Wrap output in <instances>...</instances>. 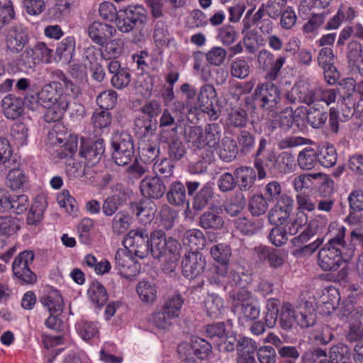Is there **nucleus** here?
Masks as SVG:
<instances>
[{
  "mask_svg": "<svg viewBox=\"0 0 363 363\" xmlns=\"http://www.w3.org/2000/svg\"><path fill=\"white\" fill-rule=\"evenodd\" d=\"M125 247L129 248L131 253L143 259L149 253L155 259L170 254L177 255L180 244L172 237H167L161 230H155L150 233L145 228H137L128 232L123 240Z\"/></svg>",
  "mask_w": 363,
  "mask_h": 363,
  "instance_id": "1",
  "label": "nucleus"
},
{
  "mask_svg": "<svg viewBox=\"0 0 363 363\" xmlns=\"http://www.w3.org/2000/svg\"><path fill=\"white\" fill-rule=\"evenodd\" d=\"M345 228L341 227L337 233L330 238L318 255V264L323 271H335L342 262L345 244Z\"/></svg>",
  "mask_w": 363,
  "mask_h": 363,
  "instance_id": "2",
  "label": "nucleus"
},
{
  "mask_svg": "<svg viewBox=\"0 0 363 363\" xmlns=\"http://www.w3.org/2000/svg\"><path fill=\"white\" fill-rule=\"evenodd\" d=\"M253 99L259 108L273 116L279 109L281 97L277 85L272 82H266L257 84L254 91Z\"/></svg>",
  "mask_w": 363,
  "mask_h": 363,
  "instance_id": "3",
  "label": "nucleus"
},
{
  "mask_svg": "<svg viewBox=\"0 0 363 363\" xmlns=\"http://www.w3.org/2000/svg\"><path fill=\"white\" fill-rule=\"evenodd\" d=\"M147 21V12L141 6H130L120 10L116 17V26L123 33L133 29L140 30Z\"/></svg>",
  "mask_w": 363,
  "mask_h": 363,
  "instance_id": "4",
  "label": "nucleus"
},
{
  "mask_svg": "<svg viewBox=\"0 0 363 363\" xmlns=\"http://www.w3.org/2000/svg\"><path fill=\"white\" fill-rule=\"evenodd\" d=\"M5 48L8 52L16 55L21 52L29 43V34L22 25H14L4 32Z\"/></svg>",
  "mask_w": 363,
  "mask_h": 363,
  "instance_id": "5",
  "label": "nucleus"
},
{
  "mask_svg": "<svg viewBox=\"0 0 363 363\" xmlns=\"http://www.w3.org/2000/svg\"><path fill=\"white\" fill-rule=\"evenodd\" d=\"M71 96L63 94L62 85L60 82H50L44 84L40 90V106L50 108L61 103L63 107L70 104Z\"/></svg>",
  "mask_w": 363,
  "mask_h": 363,
  "instance_id": "6",
  "label": "nucleus"
},
{
  "mask_svg": "<svg viewBox=\"0 0 363 363\" xmlns=\"http://www.w3.org/2000/svg\"><path fill=\"white\" fill-rule=\"evenodd\" d=\"M206 266V257L200 252L189 251L182 257V274L187 279H191L201 274Z\"/></svg>",
  "mask_w": 363,
  "mask_h": 363,
  "instance_id": "7",
  "label": "nucleus"
},
{
  "mask_svg": "<svg viewBox=\"0 0 363 363\" xmlns=\"http://www.w3.org/2000/svg\"><path fill=\"white\" fill-rule=\"evenodd\" d=\"M315 90L303 82L295 84L285 94L286 100L291 104H305L310 107L317 102Z\"/></svg>",
  "mask_w": 363,
  "mask_h": 363,
  "instance_id": "8",
  "label": "nucleus"
},
{
  "mask_svg": "<svg viewBox=\"0 0 363 363\" xmlns=\"http://www.w3.org/2000/svg\"><path fill=\"white\" fill-rule=\"evenodd\" d=\"M140 191L142 196L150 199H160L167 191L164 179L158 176H147L140 183Z\"/></svg>",
  "mask_w": 363,
  "mask_h": 363,
  "instance_id": "9",
  "label": "nucleus"
},
{
  "mask_svg": "<svg viewBox=\"0 0 363 363\" xmlns=\"http://www.w3.org/2000/svg\"><path fill=\"white\" fill-rule=\"evenodd\" d=\"M177 125L171 130H162L160 133V142L168 143V154L171 160L179 161L186 153V147L177 135Z\"/></svg>",
  "mask_w": 363,
  "mask_h": 363,
  "instance_id": "10",
  "label": "nucleus"
},
{
  "mask_svg": "<svg viewBox=\"0 0 363 363\" xmlns=\"http://www.w3.org/2000/svg\"><path fill=\"white\" fill-rule=\"evenodd\" d=\"M105 152V143L103 139L94 142H82L79 155L85 160V165L93 167L99 163Z\"/></svg>",
  "mask_w": 363,
  "mask_h": 363,
  "instance_id": "11",
  "label": "nucleus"
},
{
  "mask_svg": "<svg viewBox=\"0 0 363 363\" xmlns=\"http://www.w3.org/2000/svg\"><path fill=\"white\" fill-rule=\"evenodd\" d=\"M257 261L262 264H268L272 268L281 267L284 262L285 252L265 246L257 247L254 249Z\"/></svg>",
  "mask_w": 363,
  "mask_h": 363,
  "instance_id": "12",
  "label": "nucleus"
},
{
  "mask_svg": "<svg viewBox=\"0 0 363 363\" xmlns=\"http://www.w3.org/2000/svg\"><path fill=\"white\" fill-rule=\"evenodd\" d=\"M115 267L119 274L127 279H131L139 272L137 262L123 250H117L115 256Z\"/></svg>",
  "mask_w": 363,
  "mask_h": 363,
  "instance_id": "13",
  "label": "nucleus"
},
{
  "mask_svg": "<svg viewBox=\"0 0 363 363\" xmlns=\"http://www.w3.org/2000/svg\"><path fill=\"white\" fill-rule=\"evenodd\" d=\"M130 208L144 225L150 223L154 219L157 211L155 203L148 199H143L140 202H131Z\"/></svg>",
  "mask_w": 363,
  "mask_h": 363,
  "instance_id": "14",
  "label": "nucleus"
},
{
  "mask_svg": "<svg viewBox=\"0 0 363 363\" xmlns=\"http://www.w3.org/2000/svg\"><path fill=\"white\" fill-rule=\"evenodd\" d=\"M154 41L159 48H169L172 51L176 50L177 43L174 38L171 35L167 25L164 21L160 20L155 23L154 33Z\"/></svg>",
  "mask_w": 363,
  "mask_h": 363,
  "instance_id": "15",
  "label": "nucleus"
},
{
  "mask_svg": "<svg viewBox=\"0 0 363 363\" xmlns=\"http://www.w3.org/2000/svg\"><path fill=\"white\" fill-rule=\"evenodd\" d=\"M89 38L96 44L104 45L116 33L113 26L95 21L87 29Z\"/></svg>",
  "mask_w": 363,
  "mask_h": 363,
  "instance_id": "16",
  "label": "nucleus"
},
{
  "mask_svg": "<svg viewBox=\"0 0 363 363\" xmlns=\"http://www.w3.org/2000/svg\"><path fill=\"white\" fill-rule=\"evenodd\" d=\"M1 107L5 117L11 120L18 118L24 112L23 99L13 94H9L3 99Z\"/></svg>",
  "mask_w": 363,
  "mask_h": 363,
  "instance_id": "17",
  "label": "nucleus"
},
{
  "mask_svg": "<svg viewBox=\"0 0 363 363\" xmlns=\"http://www.w3.org/2000/svg\"><path fill=\"white\" fill-rule=\"evenodd\" d=\"M128 194L129 190L121 186L119 194L109 196L104 201L101 206L103 213L108 217L115 216L125 202V195Z\"/></svg>",
  "mask_w": 363,
  "mask_h": 363,
  "instance_id": "18",
  "label": "nucleus"
},
{
  "mask_svg": "<svg viewBox=\"0 0 363 363\" xmlns=\"http://www.w3.org/2000/svg\"><path fill=\"white\" fill-rule=\"evenodd\" d=\"M204 133L203 149L207 147L211 150V154L206 155V161L211 162L213 157V151L217 149L220 140L222 127L216 123L208 124L205 127Z\"/></svg>",
  "mask_w": 363,
  "mask_h": 363,
  "instance_id": "19",
  "label": "nucleus"
},
{
  "mask_svg": "<svg viewBox=\"0 0 363 363\" xmlns=\"http://www.w3.org/2000/svg\"><path fill=\"white\" fill-rule=\"evenodd\" d=\"M228 279L235 285L245 286L252 281V271L247 264L238 262L231 266Z\"/></svg>",
  "mask_w": 363,
  "mask_h": 363,
  "instance_id": "20",
  "label": "nucleus"
},
{
  "mask_svg": "<svg viewBox=\"0 0 363 363\" xmlns=\"http://www.w3.org/2000/svg\"><path fill=\"white\" fill-rule=\"evenodd\" d=\"M277 152L269 150L261 157L254 159V167L257 172L258 178L262 179L266 177L265 169L272 172H276Z\"/></svg>",
  "mask_w": 363,
  "mask_h": 363,
  "instance_id": "21",
  "label": "nucleus"
},
{
  "mask_svg": "<svg viewBox=\"0 0 363 363\" xmlns=\"http://www.w3.org/2000/svg\"><path fill=\"white\" fill-rule=\"evenodd\" d=\"M215 150H217L220 159L225 162L234 160L239 152L235 140L229 136L223 138Z\"/></svg>",
  "mask_w": 363,
  "mask_h": 363,
  "instance_id": "22",
  "label": "nucleus"
},
{
  "mask_svg": "<svg viewBox=\"0 0 363 363\" xmlns=\"http://www.w3.org/2000/svg\"><path fill=\"white\" fill-rule=\"evenodd\" d=\"M297 325L302 328L313 326L316 323V311L313 305L304 302L303 306L297 307Z\"/></svg>",
  "mask_w": 363,
  "mask_h": 363,
  "instance_id": "23",
  "label": "nucleus"
},
{
  "mask_svg": "<svg viewBox=\"0 0 363 363\" xmlns=\"http://www.w3.org/2000/svg\"><path fill=\"white\" fill-rule=\"evenodd\" d=\"M279 326L284 330H292L297 325V311L289 302H284L281 306L279 315Z\"/></svg>",
  "mask_w": 363,
  "mask_h": 363,
  "instance_id": "24",
  "label": "nucleus"
},
{
  "mask_svg": "<svg viewBox=\"0 0 363 363\" xmlns=\"http://www.w3.org/2000/svg\"><path fill=\"white\" fill-rule=\"evenodd\" d=\"M167 201L174 206L189 204L185 186L180 182H172L166 191Z\"/></svg>",
  "mask_w": 363,
  "mask_h": 363,
  "instance_id": "25",
  "label": "nucleus"
},
{
  "mask_svg": "<svg viewBox=\"0 0 363 363\" xmlns=\"http://www.w3.org/2000/svg\"><path fill=\"white\" fill-rule=\"evenodd\" d=\"M236 182L241 191H248L254 184L256 173L252 167H240L234 172Z\"/></svg>",
  "mask_w": 363,
  "mask_h": 363,
  "instance_id": "26",
  "label": "nucleus"
},
{
  "mask_svg": "<svg viewBox=\"0 0 363 363\" xmlns=\"http://www.w3.org/2000/svg\"><path fill=\"white\" fill-rule=\"evenodd\" d=\"M39 301L47 308L50 314H60L63 309V300L59 291L52 290L42 296Z\"/></svg>",
  "mask_w": 363,
  "mask_h": 363,
  "instance_id": "27",
  "label": "nucleus"
},
{
  "mask_svg": "<svg viewBox=\"0 0 363 363\" xmlns=\"http://www.w3.org/2000/svg\"><path fill=\"white\" fill-rule=\"evenodd\" d=\"M307 121L315 128H321L326 122L328 115L320 104L315 102L307 110Z\"/></svg>",
  "mask_w": 363,
  "mask_h": 363,
  "instance_id": "28",
  "label": "nucleus"
},
{
  "mask_svg": "<svg viewBox=\"0 0 363 363\" xmlns=\"http://www.w3.org/2000/svg\"><path fill=\"white\" fill-rule=\"evenodd\" d=\"M160 145L157 142L147 140L140 145L139 157L143 163L150 164L159 156Z\"/></svg>",
  "mask_w": 363,
  "mask_h": 363,
  "instance_id": "29",
  "label": "nucleus"
},
{
  "mask_svg": "<svg viewBox=\"0 0 363 363\" xmlns=\"http://www.w3.org/2000/svg\"><path fill=\"white\" fill-rule=\"evenodd\" d=\"M182 242L184 245L190 247V251L199 252L205 246L206 238L201 230L191 229L184 233Z\"/></svg>",
  "mask_w": 363,
  "mask_h": 363,
  "instance_id": "30",
  "label": "nucleus"
},
{
  "mask_svg": "<svg viewBox=\"0 0 363 363\" xmlns=\"http://www.w3.org/2000/svg\"><path fill=\"white\" fill-rule=\"evenodd\" d=\"M317 150L306 147L299 152L297 157V163L301 169L311 170L318 163Z\"/></svg>",
  "mask_w": 363,
  "mask_h": 363,
  "instance_id": "31",
  "label": "nucleus"
},
{
  "mask_svg": "<svg viewBox=\"0 0 363 363\" xmlns=\"http://www.w3.org/2000/svg\"><path fill=\"white\" fill-rule=\"evenodd\" d=\"M246 199L242 192H236L231 195L224 204L225 212L230 216L235 217L245 208Z\"/></svg>",
  "mask_w": 363,
  "mask_h": 363,
  "instance_id": "32",
  "label": "nucleus"
},
{
  "mask_svg": "<svg viewBox=\"0 0 363 363\" xmlns=\"http://www.w3.org/2000/svg\"><path fill=\"white\" fill-rule=\"evenodd\" d=\"M173 319L174 318L172 315L161 309L152 313L150 315L148 320L157 330L166 332L172 328Z\"/></svg>",
  "mask_w": 363,
  "mask_h": 363,
  "instance_id": "33",
  "label": "nucleus"
},
{
  "mask_svg": "<svg viewBox=\"0 0 363 363\" xmlns=\"http://www.w3.org/2000/svg\"><path fill=\"white\" fill-rule=\"evenodd\" d=\"M234 307L239 308V320H255L260 313V307L257 301L252 300L245 303H234Z\"/></svg>",
  "mask_w": 363,
  "mask_h": 363,
  "instance_id": "34",
  "label": "nucleus"
},
{
  "mask_svg": "<svg viewBox=\"0 0 363 363\" xmlns=\"http://www.w3.org/2000/svg\"><path fill=\"white\" fill-rule=\"evenodd\" d=\"M132 218L125 211H118L111 221V228L113 234L121 235L125 234L129 229Z\"/></svg>",
  "mask_w": 363,
  "mask_h": 363,
  "instance_id": "35",
  "label": "nucleus"
},
{
  "mask_svg": "<svg viewBox=\"0 0 363 363\" xmlns=\"http://www.w3.org/2000/svg\"><path fill=\"white\" fill-rule=\"evenodd\" d=\"M317 150L318 163L323 167L329 168L333 167L337 159L336 149L333 145L327 144L319 147Z\"/></svg>",
  "mask_w": 363,
  "mask_h": 363,
  "instance_id": "36",
  "label": "nucleus"
},
{
  "mask_svg": "<svg viewBox=\"0 0 363 363\" xmlns=\"http://www.w3.org/2000/svg\"><path fill=\"white\" fill-rule=\"evenodd\" d=\"M296 167L295 157L289 151L277 153L276 172L286 174L292 172Z\"/></svg>",
  "mask_w": 363,
  "mask_h": 363,
  "instance_id": "37",
  "label": "nucleus"
},
{
  "mask_svg": "<svg viewBox=\"0 0 363 363\" xmlns=\"http://www.w3.org/2000/svg\"><path fill=\"white\" fill-rule=\"evenodd\" d=\"M87 294L91 302L98 307L104 306L108 301L106 290L99 281H93L91 283Z\"/></svg>",
  "mask_w": 363,
  "mask_h": 363,
  "instance_id": "38",
  "label": "nucleus"
},
{
  "mask_svg": "<svg viewBox=\"0 0 363 363\" xmlns=\"http://www.w3.org/2000/svg\"><path fill=\"white\" fill-rule=\"evenodd\" d=\"M224 223L221 216L208 211L199 218V226L203 229L219 230L223 227Z\"/></svg>",
  "mask_w": 363,
  "mask_h": 363,
  "instance_id": "39",
  "label": "nucleus"
},
{
  "mask_svg": "<svg viewBox=\"0 0 363 363\" xmlns=\"http://www.w3.org/2000/svg\"><path fill=\"white\" fill-rule=\"evenodd\" d=\"M238 151L243 155L252 152L255 145V137L250 132L242 130L236 136Z\"/></svg>",
  "mask_w": 363,
  "mask_h": 363,
  "instance_id": "40",
  "label": "nucleus"
},
{
  "mask_svg": "<svg viewBox=\"0 0 363 363\" xmlns=\"http://www.w3.org/2000/svg\"><path fill=\"white\" fill-rule=\"evenodd\" d=\"M210 254L217 263L229 264L232 257V250L230 245L225 243H219L211 247Z\"/></svg>",
  "mask_w": 363,
  "mask_h": 363,
  "instance_id": "41",
  "label": "nucleus"
},
{
  "mask_svg": "<svg viewBox=\"0 0 363 363\" xmlns=\"http://www.w3.org/2000/svg\"><path fill=\"white\" fill-rule=\"evenodd\" d=\"M21 229L20 220L11 216H0V235L10 237Z\"/></svg>",
  "mask_w": 363,
  "mask_h": 363,
  "instance_id": "42",
  "label": "nucleus"
},
{
  "mask_svg": "<svg viewBox=\"0 0 363 363\" xmlns=\"http://www.w3.org/2000/svg\"><path fill=\"white\" fill-rule=\"evenodd\" d=\"M136 133L140 137L147 138L155 134L157 128L156 119L138 118L135 121Z\"/></svg>",
  "mask_w": 363,
  "mask_h": 363,
  "instance_id": "43",
  "label": "nucleus"
},
{
  "mask_svg": "<svg viewBox=\"0 0 363 363\" xmlns=\"http://www.w3.org/2000/svg\"><path fill=\"white\" fill-rule=\"evenodd\" d=\"M213 196V187L211 184H206L196 194L193 202V208L196 211L203 210L212 200Z\"/></svg>",
  "mask_w": 363,
  "mask_h": 363,
  "instance_id": "44",
  "label": "nucleus"
},
{
  "mask_svg": "<svg viewBox=\"0 0 363 363\" xmlns=\"http://www.w3.org/2000/svg\"><path fill=\"white\" fill-rule=\"evenodd\" d=\"M204 307L207 315L211 318H216L220 314L223 307V298L217 294L208 295L204 301Z\"/></svg>",
  "mask_w": 363,
  "mask_h": 363,
  "instance_id": "45",
  "label": "nucleus"
},
{
  "mask_svg": "<svg viewBox=\"0 0 363 363\" xmlns=\"http://www.w3.org/2000/svg\"><path fill=\"white\" fill-rule=\"evenodd\" d=\"M111 146L113 150H135L132 136L125 132L116 133L113 137Z\"/></svg>",
  "mask_w": 363,
  "mask_h": 363,
  "instance_id": "46",
  "label": "nucleus"
},
{
  "mask_svg": "<svg viewBox=\"0 0 363 363\" xmlns=\"http://www.w3.org/2000/svg\"><path fill=\"white\" fill-rule=\"evenodd\" d=\"M184 303V298L179 294L169 296L162 306V309L172 315L174 318L179 317Z\"/></svg>",
  "mask_w": 363,
  "mask_h": 363,
  "instance_id": "47",
  "label": "nucleus"
},
{
  "mask_svg": "<svg viewBox=\"0 0 363 363\" xmlns=\"http://www.w3.org/2000/svg\"><path fill=\"white\" fill-rule=\"evenodd\" d=\"M136 291L140 298L144 303H152L156 299L157 289L155 286L148 281H140Z\"/></svg>",
  "mask_w": 363,
  "mask_h": 363,
  "instance_id": "48",
  "label": "nucleus"
},
{
  "mask_svg": "<svg viewBox=\"0 0 363 363\" xmlns=\"http://www.w3.org/2000/svg\"><path fill=\"white\" fill-rule=\"evenodd\" d=\"M75 49V40L74 37H67L63 39L56 48V54L60 60L70 62Z\"/></svg>",
  "mask_w": 363,
  "mask_h": 363,
  "instance_id": "49",
  "label": "nucleus"
},
{
  "mask_svg": "<svg viewBox=\"0 0 363 363\" xmlns=\"http://www.w3.org/2000/svg\"><path fill=\"white\" fill-rule=\"evenodd\" d=\"M328 356L334 363L347 362L350 360L351 350L347 345L338 343L330 348Z\"/></svg>",
  "mask_w": 363,
  "mask_h": 363,
  "instance_id": "50",
  "label": "nucleus"
},
{
  "mask_svg": "<svg viewBox=\"0 0 363 363\" xmlns=\"http://www.w3.org/2000/svg\"><path fill=\"white\" fill-rule=\"evenodd\" d=\"M184 138L187 143H192L196 149H203V131L200 126H191L185 130Z\"/></svg>",
  "mask_w": 363,
  "mask_h": 363,
  "instance_id": "51",
  "label": "nucleus"
},
{
  "mask_svg": "<svg viewBox=\"0 0 363 363\" xmlns=\"http://www.w3.org/2000/svg\"><path fill=\"white\" fill-rule=\"evenodd\" d=\"M45 209V205L39 201H34L28 211L26 223L28 225H38L43 217L44 211Z\"/></svg>",
  "mask_w": 363,
  "mask_h": 363,
  "instance_id": "52",
  "label": "nucleus"
},
{
  "mask_svg": "<svg viewBox=\"0 0 363 363\" xmlns=\"http://www.w3.org/2000/svg\"><path fill=\"white\" fill-rule=\"evenodd\" d=\"M230 72L233 77L243 79L250 74V67L245 60L236 58L230 63Z\"/></svg>",
  "mask_w": 363,
  "mask_h": 363,
  "instance_id": "53",
  "label": "nucleus"
},
{
  "mask_svg": "<svg viewBox=\"0 0 363 363\" xmlns=\"http://www.w3.org/2000/svg\"><path fill=\"white\" fill-rule=\"evenodd\" d=\"M191 348L194 354L201 359H206L212 350L211 345L199 337H194L191 340Z\"/></svg>",
  "mask_w": 363,
  "mask_h": 363,
  "instance_id": "54",
  "label": "nucleus"
},
{
  "mask_svg": "<svg viewBox=\"0 0 363 363\" xmlns=\"http://www.w3.org/2000/svg\"><path fill=\"white\" fill-rule=\"evenodd\" d=\"M308 220L307 214L301 210H297L296 214L289 219L286 225L288 228L289 234L291 235H296L302 227L307 224Z\"/></svg>",
  "mask_w": 363,
  "mask_h": 363,
  "instance_id": "55",
  "label": "nucleus"
},
{
  "mask_svg": "<svg viewBox=\"0 0 363 363\" xmlns=\"http://www.w3.org/2000/svg\"><path fill=\"white\" fill-rule=\"evenodd\" d=\"M291 213L289 211L274 206L269 212V221L276 226L286 225L289 221Z\"/></svg>",
  "mask_w": 363,
  "mask_h": 363,
  "instance_id": "56",
  "label": "nucleus"
},
{
  "mask_svg": "<svg viewBox=\"0 0 363 363\" xmlns=\"http://www.w3.org/2000/svg\"><path fill=\"white\" fill-rule=\"evenodd\" d=\"M238 37V33L230 25H225L218 30L217 39L225 46L233 44Z\"/></svg>",
  "mask_w": 363,
  "mask_h": 363,
  "instance_id": "57",
  "label": "nucleus"
},
{
  "mask_svg": "<svg viewBox=\"0 0 363 363\" xmlns=\"http://www.w3.org/2000/svg\"><path fill=\"white\" fill-rule=\"evenodd\" d=\"M79 335L84 340H89L99 335V328L93 322L82 320L76 325Z\"/></svg>",
  "mask_w": 363,
  "mask_h": 363,
  "instance_id": "58",
  "label": "nucleus"
},
{
  "mask_svg": "<svg viewBox=\"0 0 363 363\" xmlns=\"http://www.w3.org/2000/svg\"><path fill=\"white\" fill-rule=\"evenodd\" d=\"M247 114L242 108H233L229 112L227 123L229 126L243 128L247 125Z\"/></svg>",
  "mask_w": 363,
  "mask_h": 363,
  "instance_id": "59",
  "label": "nucleus"
},
{
  "mask_svg": "<svg viewBox=\"0 0 363 363\" xmlns=\"http://www.w3.org/2000/svg\"><path fill=\"white\" fill-rule=\"evenodd\" d=\"M248 208L252 216H259L266 213L268 203L262 195H254L249 201Z\"/></svg>",
  "mask_w": 363,
  "mask_h": 363,
  "instance_id": "60",
  "label": "nucleus"
},
{
  "mask_svg": "<svg viewBox=\"0 0 363 363\" xmlns=\"http://www.w3.org/2000/svg\"><path fill=\"white\" fill-rule=\"evenodd\" d=\"M26 182L25 174L19 168L11 169L7 175V184L13 190L22 189Z\"/></svg>",
  "mask_w": 363,
  "mask_h": 363,
  "instance_id": "61",
  "label": "nucleus"
},
{
  "mask_svg": "<svg viewBox=\"0 0 363 363\" xmlns=\"http://www.w3.org/2000/svg\"><path fill=\"white\" fill-rule=\"evenodd\" d=\"M227 51L220 46H214L206 53V61L211 65L218 67L225 61Z\"/></svg>",
  "mask_w": 363,
  "mask_h": 363,
  "instance_id": "62",
  "label": "nucleus"
},
{
  "mask_svg": "<svg viewBox=\"0 0 363 363\" xmlns=\"http://www.w3.org/2000/svg\"><path fill=\"white\" fill-rule=\"evenodd\" d=\"M117 93L113 90H108L101 93L96 98V103L101 110L108 111L114 107L117 101Z\"/></svg>",
  "mask_w": 363,
  "mask_h": 363,
  "instance_id": "63",
  "label": "nucleus"
},
{
  "mask_svg": "<svg viewBox=\"0 0 363 363\" xmlns=\"http://www.w3.org/2000/svg\"><path fill=\"white\" fill-rule=\"evenodd\" d=\"M288 234V228L286 225L284 227L276 226L271 230L268 238L272 245L281 247L286 243Z\"/></svg>",
  "mask_w": 363,
  "mask_h": 363,
  "instance_id": "64",
  "label": "nucleus"
}]
</instances>
